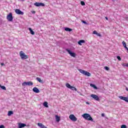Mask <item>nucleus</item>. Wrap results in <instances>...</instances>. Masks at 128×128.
Listing matches in <instances>:
<instances>
[{"label": "nucleus", "instance_id": "obj_1", "mask_svg": "<svg viewBox=\"0 0 128 128\" xmlns=\"http://www.w3.org/2000/svg\"><path fill=\"white\" fill-rule=\"evenodd\" d=\"M82 116L84 118H85V120H91V122H94V119H92V118L90 116V114H84L82 115Z\"/></svg>", "mask_w": 128, "mask_h": 128}, {"label": "nucleus", "instance_id": "obj_2", "mask_svg": "<svg viewBox=\"0 0 128 128\" xmlns=\"http://www.w3.org/2000/svg\"><path fill=\"white\" fill-rule=\"evenodd\" d=\"M20 56L22 60H28V56L26 55L24 52L22 51L20 52Z\"/></svg>", "mask_w": 128, "mask_h": 128}, {"label": "nucleus", "instance_id": "obj_3", "mask_svg": "<svg viewBox=\"0 0 128 128\" xmlns=\"http://www.w3.org/2000/svg\"><path fill=\"white\" fill-rule=\"evenodd\" d=\"M79 72H80V74H84V76H90L91 74L89 72L86 71L84 70H82V69L78 70Z\"/></svg>", "mask_w": 128, "mask_h": 128}, {"label": "nucleus", "instance_id": "obj_4", "mask_svg": "<svg viewBox=\"0 0 128 128\" xmlns=\"http://www.w3.org/2000/svg\"><path fill=\"white\" fill-rule=\"evenodd\" d=\"M8 22H12L14 17H12V13L10 12L6 16Z\"/></svg>", "mask_w": 128, "mask_h": 128}, {"label": "nucleus", "instance_id": "obj_5", "mask_svg": "<svg viewBox=\"0 0 128 128\" xmlns=\"http://www.w3.org/2000/svg\"><path fill=\"white\" fill-rule=\"evenodd\" d=\"M34 84V83H32V82L29 81V82H24L22 84V86H32Z\"/></svg>", "mask_w": 128, "mask_h": 128}, {"label": "nucleus", "instance_id": "obj_6", "mask_svg": "<svg viewBox=\"0 0 128 128\" xmlns=\"http://www.w3.org/2000/svg\"><path fill=\"white\" fill-rule=\"evenodd\" d=\"M90 97L94 98L95 100H96L97 102H100V98H98V95L92 94L90 95Z\"/></svg>", "mask_w": 128, "mask_h": 128}, {"label": "nucleus", "instance_id": "obj_7", "mask_svg": "<svg viewBox=\"0 0 128 128\" xmlns=\"http://www.w3.org/2000/svg\"><path fill=\"white\" fill-rule=\"evenodd\" d=\"M66 50L69 54H70V56H72V58L76 56V53L72 52V51L68 49H66Z\"/></svg>", "mask_w": 128, "mask_h": 128}, {"label": "nucleus", "instance_id": "obj_8", "mask_svg": "<svg viewBox=\"0 0 128 128\" xmlns=\"http://www.w3.org/2000/svg\"><path fill=\"white\" fill-rule=\"evenodd\" d=\"M70 120H72V122H76L77 120V118L76 117V116H74V114H70L69 116Z\"/></svg>", "mask_w": 128, "mask_h": 128}, {"label": "nucleus", "instance_id": "obj_9", "mask_svg": "<svg viewBox=\"0 0 128 128\" xmlns=\"http://www.w3.org/2000/svg\"><path fill=\"white\" fill-rule=\"evenodd\" d=\"M15 12L17 14H20L21 16H24V12H22L20 9H16L15 10Z\"/></svg>", "mask_w": 128, "mask_h": 128}, {"label": "nucleus", "instance_id": "obj_10", "mask_svg": "<svg viewBox=\"0 0 128 128\" xmlns=\"http://www.w3.org/2000/svg\"><path fill=\"white\" fill-rule=\"evenodd\" d=\"M119 98H120V100H124L125 102H128V98L122 96H119Z\"/></svg>", "mask_w": 128, "mask_h": 128}, {"label": "nucleus", "instance_id": "obj_11", "mask_svg": "<svg viewBox=\"0 0 128 128\" xmlns=\"http://www.w3.org/2000/svg\"><path fill=\"white\" fill-rule=\"evenodd\" d=\"M24 126H26V124L24 123H18V128H24Z\"/></svg>", "mask_w": 128, "mask_h": 128}, {"label": "nucleus", "instance_id": "obj_12", "mask_svg": "<svg viewBox=\"0 0 128 128\" xmlns=\"http://www.w3.org/2000/svg\"><path fill=\"white\" fill-rule=\"evenodd\" d=\"M32 90L34 92H36V94L40 93V90H38V88H36V87L34 88Z\"/></svg>", "mask_w": 128, "mask_h": 128}, {"label": "nucleus", "instance_id": "obj_13", "mask_svg": "<svg viewBox=\"0 0 128 128\" xmlns=\"http://www.w3.org/2000/svg\"><path fill=\"white\" fill-rule=\"evenodd\" d=\"M38 126L40 128H47L46 126H44V125L42 123H38Z\"/></svg>", "mask_w": 128, "mask_h": 128}, {"label": "nucleus", "instance_id": "obj_14", "mask_svg": "<svg viewBox=\"0 0 128 128\" xmlns=\"http://www.w3.org/2000/svg\"><path fill=\"white\" fill-rule=\"evenodd\" d=\"M55 118L56 122H60V117L58 116V115H56L55 116Z\"/></svg>", "mask_w": 128, "mask_h": 128}, {"label": "nucleus", "instance_id": "obj_15", "mask_svg": "<svg viewBox=\"0 0 128 128\" xmlns=\"http://www.w3.org/2000/svg\"><path fill=\"white\" fill-rule=\"evenodd\" d=\"M84 42H86L84 40H80L78 42V44H79V46H82V44H84Z\"/></svg>", "mask_w": 128, "mask_h": 128}, {"label": "nucleus", "instance_id": "obj_16", "mask_svg": "<svg viewBox=\"0 0 128 128\" xmlns=\"http://www.w3.org/2000/svg\"><path fill=\"white\" fill-rule=\"evenodd\" d=\"M90 86H91L92 88H93L95 90H98V87L96 86H95L94 84H90Z\"/></svg>", "mask_w": 128, "mask_h": 128}, {"label": "nucleus", "instance_id": "obj_17", "mask_svg": "<svg viewBox=\"0 0 128 128\" xmlns=\"http://www.w3.org/2000/svg\"><path fill=\"white\" fill-rule=\"evenodd\" d=\"M28 30H30V34H32L33 36L34 34V30H32V28H28Z\"/></svg>", "mask_w": 128, "mask_h": 128}, {"label": "nucleus", "instance_id": "obj_18", "mask_svg": "<svg viewBox=\"0 0 128 128\" xmlns=\"http://www.w3.org/2000/svg\"><path fill=\"white\" fill-rule=\"evenodd\" d=\"M48 103L46 102H44L43 104V106H45V108H48Z\"/></svg>", "mask_w": 128, "mask_h": 128}, {"label": "nucleus", "instance_id": "obj_19", "mask_svg": "<svg viewBox=\"0 0 128 128\" xmlns=\"http://www.w3.org/2000/svg\"><path fill=\"white\" fill-rule=\"evenodd\" d=\"M64 30L66 32H72V28H66Z\"/></svg>", "mask_w": 128, "mask_h": 128}, {"label": "nucleus", "instance_id": "obj_20", "mask_svg": "<svg viewBox=\"0 0 128 128\" xmlns=\"http://www.w3.org/2000/svg\"><path fill=\"white\" fill-rule=\"evenodd\" d=\"M14 114V112H12V111H8V116H10V115L11 114Z\"/></svg>", "mask_w": 128, "mask_h": 128}, {"label": "nucleus", "instance_id": "obj_21", "mask_svg": "<svg viewBox=\"0 0 128 128\" xmlns=\"http://www.w3.org/2000/svg\"><path fill=\"white\" fill-rule=\"evenodd\" d=\"M36 80H37L38 81V82H42V80L40 78H38V77H37L36 78Z\"/></svg>", "mask_w": 128, "mask_h": 128}, {"label": "nucleus", "instance_id": "obj_22", "mask_svg": "<svg viewBox=\"0 0 128 128\" xmlns=\"http://www.w3.org/2000/svg\"><path fill=\"white\" fill-rule=\"evenodd\" d=\"M70 90H75L76 92L77 90L76 88L75 87H74L72 86H71V88H70Z\"/></svg>", "mask_w": 128, "mask_h": 128}, {"label": "nucleus", "instance_id": "obj_23", "mask_svg": "<svg viewBox=\"0 0 128 128\" xmlns=\"http://www.w3.org/2000/svg\"><path fill=\"white\" fill-rule=\"evenodd\" d=\"M66 88H72V86H70V84L67 83L66 84Z\"/></svg>", "mask_w": 128, "mask_h": 128}, {"label": "nucleus", "instance_id": "obj_24", "mask_svg": "<svg viewBox=\"0 0 128 128\" xmlns=\"http://www.w3.org/2000/svg\"><path fill=\"white\" fill-rule=\"evenodd\" d=\"M123 46H124V48H126V42L123 41L122 42Z\"/></svg>", "mask_w": 128, "mask_h": 128}, {"label": "nucleus", "instance_id": "obj_25", "mask_svg": "<svg viewBox=\"0 0 128 128\" xmlns=\"http://www.w3.org/2000/svg\"><path fill=\"white\" fill-rule=\"evenodd\" d=\"M0 88H2V90H6V88L4 86H2V85H0Z\"/></svg>", "mask_w": 128, "mask_h": 128}, {"label": "nucleus", "instance_id": "obj_26", "mask_svg": "<svg viewBox=\"0 0 128 128\" xmlns=\"http://www.w3.org/2000/svg\"><path fill=\"white\" fill-rule=\"evenodd\" d=\"M34 5L36 6H40V2H36L34 4Z\"/></svg>", "mask_w": 128, "mask_h": 128}, {"label": "nucleus", "instance_id": "obj_27", "mask_svg": "<svg viewBox=\"0 0 128 128\" xmlns=\"http://www.w3.org/2000/svg\"><path fill=\"white\" fill-rule=\"evenodd\" d=\"M80 4H82V6H86V3H84V1H81Z\"/></svg>", "mask_w": 128, "mask_h": 128}, {"label": "nucleus", "instance_id": "obj_28", "mask_svg": "<svg viewBox=\"0 0 128 128\" xmlns=\"http://www.w3.org/2000/svg\"><path fill=\"white\" fill-rule=\"evenodd\" d=\"M40 6H44V4L40 3Z\"/></svg>", "mask_w": 128, "mask_h": 128}, {"label": "nucleus", "instance_id": "obj_29", "mask_svg": "<svg viewBox=\"0 0 128 128\" xmlns=\"http://www.w3.org/2000/svg\"><path fill=\"white\" fill-rule=\"evenodd\" d=\"M104 70H110V68L108 66H105L104 67Z\"/></svg>", "mask_w": 128, "mask_h": 128}, {"label": "nucleus", "instance_id": "obj_30", "mask_svg": "<svg viewBox=\"0 0 128 128\" xmlns=\"http://www.w3.org/2000/svg\"><path fill=\"white\" fill-rule=\"evenodd\" d=\"M117 58H118V60H122V58H120V56H117Z\"/></svg>", "mask_w": 128, "mask_h": 128}, {"label": "nucleus", "instance_id": "obj_31", "mask_svg": "<svg viewBox=\"0 0 128 128\" xmlns=\"http://www.w3.org/2000/svg\"><path fill=\"white\" fill-rule=\"evenodd\" d=\"M121 128H126V126L123 124L121 126Z\"/></svg>", "mask_w": 128, "mask_h": 128}, {"label": "nucleus", "instance_id": "obj_32", "mask_svg": "<svg viewBox=\"0 0 128 128\" xmlns=\"http://www.w3.org/2000/svg\"><path fill=\"white\" fill-rule=\"evenodd\" d=\"M96 35H97L98 36H102V35L100 34L97 32V34H96Z\"/></svg>", "mask_w": 128, "mask_h": 128}, {"label": "nucleus", "instance_id": "obj_33", "mask_svg": "<svg viewBox=\"0 0 128 128\" xmlns=\"http://www.w3.org/2000/svg\"><path fill=\"white\" fill-rule=\"evenodd\" d=\"M97 33H98V32L96 30H94L93 32V34H96Z\"/></svg>", "mask_w": 128, "mask_h": 128}, {"label": "nucleus", "instance_id": "obj_34", "mask_svg": "<svg viewBox=\"0 0 128 128\" xmlns=\"http://www.w3.org/2000/svg\"><path fill=\"white\" fill-rule=\"evenodd\" d=\"M82 22H83V24H86V22L84 20H82Z\"/></svg>", "mask_w": 128, "mask_h": 128}, {"label": "nucleus", "instance_id": "obj_35", "mask_svg": "<svg viewBox=\"0 0 128 128\" xmlns=\"http://www.w3.org/2000/svg\"><path fill=\"white\" fill-rule=\"evenodd\" d=\"M5 127H4V125H0V128H4Z\"/></svg>", "mask_w": 128, "mask_h": 128}, {"label": "nucleus", "instance_id": "obj_36", "mask_svg": "<svg viewBox=\"0 0 128 128\" xmlns=\"http://www.w3.org/2000/svg\"><path fill=\"white\" fill-rule=\"evenodd\" d=\"M122 66H126V64H122Z\"/></svg>", "mask_w": 128, "mask_h": 128}, {"label": "nucleus", "instance_id": "obj_37", "mask_svg": "<svg viewBox=\"0 0 128 128\" xmlns=\"http://www.w3.org/2000/svg\"><path fill=\"white\" fill-rule=\"evenodd\" d=\"M32 14H36V11L34 10L32 12Z\"/></svg>", "mask_w": 128, "mask_h": 128}, {"label": "nucleus", "instance_id": "obj_38", "mask_svg": "<svg viewBox=\"0 0 128 128\" xmlns=\"http://www.w3.org/2000/svg\"><path fill=\"white\" fill-rule=\"evenodd\" d=\"M1 66H4V63H1Z\"/></svg>", "mask_w": 128, "mask_h": 128}, {"label": "nucleus", "instance_id": "obj_39", "mask_svg": "<svg viewBox=\"0 0 128 128\" xmlns=\"http://www.w3.org/2000/svg\"><path fill=\"white\" fill-rule=\"evenodd\" d=\"M126 50L128 51L127 52H128V48L127 47L125 48Z\"/></svg>", "mask_w": 128, "mask_h": 128}, {"label": "nucleus", "instance_id": "obj_40", "mask_svg": "<svg viewBox=\"0 0 128 128\" xmlns=\"http://www.w3.org/2000/svg\"><path fill=\"white\" fill-rule=\"evenodd\" d=\"M102 116H104V114H102Z\"/></svg>", "mask_w": 128, "mask_h": 128}, {"label": "nucleus", "instance_id": "obj_41", "mask_svg": "<svg viewBox=\"0 0 128 128\" xmlns=\"http://www.w3.org/2000/svg\"><path fill=\"white\" fill-rule=\"evenodd\" d=\"M106 20H108V17H106L105 18Z\"/></svg>", "mask_w": 128, "mask_h": 128}, {"label": "nucleus", "instance_id": "obj_42", "mask_svg": "<svg viewBox=\"0 0 128 128\" xmlns=\"http://www.w3.org/2000/svg\"><path fill=\"white\" fill-rule=\"evenodd\" d=\"M126 90L127 91L128 90V87H126Z\"/></svg>", "mask_w": 128, "mask_h": 128}, {"label": "nucleus", "instance_id": "obj_43", "mask_svg": "<svg viewBox=\"0 0 128 128\" xmlns=\"http://www.w3.org/2000/svg\"><path fill=\"white\" fill-rule=\"evenodd\" d=\"M86 104H90V103H88V102H86Z\"/></svg>", "mask_w": 128, "mask_h": 128}, {"label": "nucleus", "instance_id": "obj_44", "mask_svg": "<svg viewBox=\"0 0 128 128\" xmlns=\"http://www.w3.org/2000/svg\"><path fill=\"white\" fill-rule=\"evenodd\" d=\"M126 66L128 67V64H126Z\"/></svg>", "mask_w": 128, "mask_h": 128}, {"label": "nucleus", "instance_id": "obj_45", "mask_svg": "<svg viewBox=\"0 0 128 128\" xmlns=\"http://www.w3.org/2000/svg\"><path fill=\"white\" fill-rule=\"evenodd\" d=\"M22 2H24V0H21Z\"/></svg>", "mask_w": 128, "mask_h": 128}, {"label": "nucleus", "instance_id": "obj_46", "mask_svg": "<svg viewBox=\"0 0 128 128\" xmlns=\"http://www.w3.org/2000/svg\"><path fill=\"white\" fill-rule=\"evenodd\" d=\"M0 86H1V85H0Z\"/></svg>", "mask_w": 128, "mask_h": 128}]
</instances>
